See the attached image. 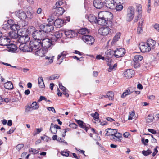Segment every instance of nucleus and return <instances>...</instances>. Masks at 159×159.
<instances>
[{"label":"nucleus","instance_id":"f257e3e1","mask_svg":"<svg viewBox=\"0 0 159 159\" xmlns=\"http://www.w3.org/2000/svg\"><path fill=\"white\" fill-rule=\"evenodd\" d=\"M41 40L33 39L30 43V46L31 51L36 50L41 47Z\"/></svg>","mask_w":159,"mask_h":159},{"label":"nucleus","instance_id":"f03ea898","mask_svg":"<svg viewBox=\"0 0 159 159\" xmlns=\"http://www.w3.org/2000/svg\"><path fill=\"white\" fill-rule=\"evenodd\" d=\"M46 34L41 30L34 31L32 34L34 39L42 40L45 36Z\"/></svg>","mask_w":159,"mask_h":159},{"label":"nucleus","instance_id":"7ed1b4c3","mask_svg":"<svg viewBox=\"0 0 159 159\" xmlns=\"http://www.w3.org/2000/svg\"><path fill=\"white\" fill-rule=\"evenodd\" d=\"M112 27H108L107 25H106L103 26L102 27L100 28L98 32L101 35L104 36H107L111 32V29Z\"/></svg>","mask_w":159,"mask_h":159},{"label":"nucleus","instance_id":"20e7f679","mask_svg":"<svg viewBox=\"0 0 159 159\" xmlns=\"http://www.w3.org/2000/svg\"><path fill=\"white\" fill-rule=\"evenodd\" d=\"M39 27L40 30L43 31H44L45 34L46 32L52 31L54 29L53 26L50 24L46 25L41 24L40 25Z\"/></svg>","mask_w":159,"mask_h":159},{"label":"nucleus","instance_id":"39448f33","mask_svg":"<svg viewBox=\"0 0 159 159\" xmlns=\"http://www.w3.org/2000/svg\"><path fill=\"white\" fill-rule=\"evenodd\" d=\"M42 40L41 47L45 49H48V48H49L52 45H53V43H52L51 40L48 38L44 39L43 38Z\"/></svg>","mask_w":159,"mask_h":159},{"label":"nucleus","instance_id":"423d86ee","mask_svg":"<svg viewBox=\"0 0 159 159\" xmlns=\"http://www.w3.org/2000/svg\"><path fill=\"white\" fill-rule=\"evenodd\" d=\"M82 39L84 42L89 45L93 44L95 41L94 38L91 35H83L82 37Z\"/></svg>","mask_w":159,"mask_h":159},{"label":"nucleus","instance_id":"0eeeda50","mask_svg":"<svg viewBox=\"0 0 159 159\" xmlns=\"http://www.w3.org/2000/svg\"><path fill=\"white\" fill-rule=\"evenodd\" d=\"M97 23L99 25H107L108 27H112L113 25V23L111 21L107 20L105 18L97 19Z\"/></svg>","mask_w":159,"mask_h":159},{"label":"nucleus","instance_id":"6e6552de","mask_svg":"<svg viewBox=\"0 0 159 159\" xmlns=\"http://www.w3.org/2000/svg\"><path fill=\"white\" fill-rule=\"evenodd\" d=\"M134 8L132 7H129L128 8L127 20L130 21L132 20L134 17Z\"/></svg>","mask_w":159,"mask_h":159},{"label":"nucleus","instance_id":"1a4fd4ad","mask_svg":"<svg viewBox=\"0 0 159 159\" xmlns=\"http://www.w3.org/2000/svg\"><path fill=\"white\" fill-rule=\"evenodd\" d=\"M125 50L122 48H117L114 51V55L116 58H119L123 56L125 53Z\"/></svg>","mask_w":159,"mask_h":159},{"label":"nucleus","instance_id":"9d476101","mask_svg":"<svg viewBox=\"0 0 159 159\" xmlns=\"http://www.w3.org/2000/svg\"><path fill=\"white\" fill-rule=\"evenodd\" d=\"M115 3L113 0H105L104 2V5L105 6L111 9L115 8Z\"/></svg>","mask_w":159,"mask_h":159},{"label":"nucleus","instance_id":"9b49d317","mask_svg":"<svg viewBox=\"0 0 159 159\" xmlns=\"http://www.w3.org/2000/svg\"><path fill=\"white\" fill-rule=\"evenodd\" d=\"M10 42V39L4 36L0 37V45L3 46H7Z\"/></svg>","mask_w":159,"mask_h":159},{"label":"nucleus","instance_id":"f8f14e48","mask_svg":"<svg viewBox=\"0 0 159 159\" xmlns=\"http://www.w3.org/2000/svg\"><path fill=\"white\" fill-rule=\"evenodd\" d=\"M141 51L143 52H149L151 50V48L148 46L146 43H141L139 46Z\"/></svg>","mask_w":159,"mask_h":159},{"label":"nucleus","instance_id":"ddd939ff","mask_svg":"<svg viewBox=\"0 0 159 159\" xmlns=\"http://www.w3.org/2000/svg\"><path fill=\"white\" fill-rule=\"evenodd\" d=\"M30 38L27 35H19L17 41L20 43H25L29 42Z\"/></svg>","mask_w":159,"mask_h":159},{"label":"nucleus","instance_id":"4468645a","mask_svg":"<svg viewBox=\"0 0 159 159\" xmlns=\"http://www.w3.org/2000/svg\"><path fill=\"white\" fill-rule=\"evenodd\" d=\"M117 129H115V134L113 137H111V139L115 141H118L120 142H121V140L120 138L122 137V134L119 132H117Z\"/></svg>","mask_w":159,"mask_h":159},{"label":"nucleus","instance_id":"2eb2a0df","mask_svg":"<svg viewBox=\"0 0 159 159\" xmlns=\"http://www.w3.org/2000/svg\"><path fill=\"white\" fill-rule=\"evenodd\" d=\"M53 9L55 10L53 15H55L57 17L62 15L65 11L64 9L62 7L53 8Z\"/></svg>","mask_w":159,"mask_h":159},{"label":"nucleus","instance_id":"dca6fc26","mask_svg":"<svg viewBox=\"0 0 159 159\" xmlns=\"http://www.w3.org/2000/svg\"><path fill=\"white\" fill-rule=\"evenodd\" d=\"M15 13L16 16L21 20H25L27 17L26 14L22 10H19L16 12Z\"/></svg>","mask_w":159,"mask_h":159},{"label":"nucleus","instance_id":"f3484780","mask_svg":"<svg viewBox=\"0 0 159 159\" xmlns=\"http://www.w3.org/2000/svg\"><path fill=\"white\" fill-rule=\"evenodd\" d=\"M66 36L68 38H71L75 37L77 35V33L74 31L70 30H66L64 31Z\"/></svg>","mask_w":159,"mask_h":159},{"label":"nucleus","instance_id":"a211bd4d","mask_svg":"<svg viewBox=\"0 0 159 159\" xmlns=\"http://www.w3.org/2000/svg\"><path fill=\"white\" fill-rule=\"evenodd\" d=\"M19 49L22 52H29L32 51L31 48L30 47H29L26 45V43H20L19 46Z\"/></svg>","mask_w":159,"mask_h":159},{"label":"nucleus","instance_id":"6ab92c4d","mask_svg":"<svg viewBox=\"0 0 159 159\" xmlns=\"http://www.w3.org/2000/svg\"><path fill=\"white\" fill-rule=\"evenodd\" d=\"M93 4L95 8L98 9L102 8L104 5L101 0H95L93 1Z\"/></svg>","mask_w":159,"mask_h":159},{"label":"nucleus","instance_id":"aec40b11","mask_svg":"<svg viewBox=\"0 0 159 159\" xmlns=\"http://www.w3.org/2000/svg\"><path fill=\"white\" fill-rule=\"evenodd\" d=\"M7 48H8V50L9 52H18L17 47L14 44H8L7 45Z\"/></svg>","mask_w":159,"mask_h":159},{"label":"nucleus","instance_id":"412c9836","mask_svg":"<svg viewBox=\"0 0 159 159\" xmlns=\"http://www.w3.org/2000/svg\"><path fill=\"white\" fill-rule=\"evenodd\" d=\"M48 52V49H45L44 48L40 49L39 50L35 52V54L40 57H43L45 56V54Z\"/></svg>","mask_w":159,"mask_h":159},{"label":"nucleus","instance_id":"4be33fe9","mask_svg":"<svg viewBox=\"0 0 159 159\" xmlns=\"http://www.w3.org/2000/svg\"><path fill=\"white\" fill-rule=\"evenodd\" d=\"M134 71L130 69H127L123 73V74L124 76L125 77L131 78L132 77L133 75L134 74Z\"/></svg>","mask_w":159,"mask_h":159},{"label":"nucleus","instance_id":"5701e85b","mask_svg":"<svg viewBox=\"0 0 159 159\" xmlns=\"http://www.w3.org/2000/svg\"><path fill=\"white\" fill-rule=\"evenodd\" d=\"M76 121L80 125V127L83 129H84L85 130L86 132L87 131L88 127L89 126V125H86L84 123L83 121L80 120H76Z\"/></svg>","mask_w":159,"mask_h":159},{"label":"nucleus","instance_id":"b1692460","mask_svg":"<svg viewBox=\"0 0 159 159\" xmlns=\"http://www.w3.org/2000/svg\"><path fill=\"white\" fill-rule=\"evenodd\" d=\"M64 21L61 19H56L54 22V25L57 28H60L63 25Z\"/></svg>","mask_w":159,"mask_h":159},{"label":"nucleus","instance_id":"393cba45","mask_svg":"<svg viewBox=\"0 0 159 159\" xmlns=\"http://www.w3.org/2000/svg\"><path fill=\"white\" fill-rule=\"evenodd\" d=\"M91 116L94 118L93 120V121L95 123H98L100 122V121L99 119V114L97 112H95L94 113H91Z\"/></svg>","mask_w":159,"mask_h":159},{"label":"nucleus","instance_id":"a878e982","mask_svg":"<svg viewBox=\"0 0 159 159\" xmlns=\"http://www.w3.org/2000/svg\"><path fill=\"white\" fill-rule=\"evenodd\" d=\"M146 43L148 44V46L150 47L151 49L154 48V46L156 43V42L152 39H149L147 40Z\"/></svg>","mask_w":159,"mask_h":159},{"label":"nucleus","instance_id":"bb28decb","mask_svg":"<svg viewBox=\"0 0 159 159\" xmlns=\"http://www.w3.org/2000/svg\"><path fill=\"white\" fill-rule=\"evenodd\" d=\"M113 15L112 13L108 11H105V18L107 20L111 21L113 18Z\"/></svg>","mask_w":159,"mask_h":159},{"label":"nucleus","instance_id":"cd10ccee","mask_svg":"<svg viewBox=\"0 0 159 159\" xmlns=\"http://www.w3.org/2000/svg\"><path fill=\"white\" fill-rule=\"evenodd\" d=\"M4 87L8 90H11L13 88L12 83L11 81H8L4 84Z\"/></svg>","mask_w":159,"mask_h":159},{"label":"nucleus","instance_id":"c85d7f7f","mask_svg":"<svg viewBox=\"0 0 159 159\" xmlns=\"http://www.w3.org/2000/svg\"><path fill=\"white\" fill-rule=\"evenodd\" d=\"M38 84L39 87L41 88H43L45 87L43 80L42 77H39L38 79Z\"/></svg>","mask_w":159,"mask_h":159},{"label":"nucleus","instance_id":"c756f323","mask_svg":"<svg viewBox=\"0 0 159 159\" xmlns=\"http://www.w3.org/2000/svg\"><path fill=\"white\" fill-rule=\"evenodd\" d=\"M89 20L91 23H97V17L93 14H90L88 17Z\"/></svg>","mask_w":159,"mask_h":159},{"label":"nucleus","instance_id":"7c9ffc66","mask_svg":"<svg viewBox=\"0 0 159 159\" xmlns=\"http://www.w3.org/2000/svg\"><path fill=\"white\" fill-rule=\"evenodd\" d=\"M19 35L18 34L15 32L9 33V36L12 39H18Z\"/></svg>","mask_w":159,"mask_h":159},{"label":"nucleus","instance_id":"2f4dec72","mask_svg":"<svg viewBox=\"0 0 159 159\" xmlns=\"http://www.w3.org/2000/svg\"><path fill=\"white\" fill-rule=\"evenodd\" d=\"M108 130L107 131L106 134L107 136H111V137H113L115 134V130L111 129H108Z\"/></svg>","mask_w":159,"mask_h":159},{"label":"nucleus","instance_id":"473e14b6","mask_svg":"<svg viewBox=\"0 0 159 159\" xmlns=\"http://www.w3.org/2000/svg\"><path fill=\"white\" fill-rule=\"evenodd\" d=\"M121 35V33L120 32L117 33L114 37L112 40V43H114L116 41H118V39L120 38V37Z\"/></svg>","mask_w":159,"mask_h":159},{"label":"nucleus","instance_id":"72a5a7b5","mask_svg":"<svg viewBox=\"0 0 159 159\" xmlns=\"http://www.w3.org/2000/svg\"><path fill=\"white\" fill-rule=\"evenodd\" d=\"M10 29L12 30H18L20 29V26L18 24H11Z\"/></svg>","mask_w":159,"mask_h":159},{"label":"nucleus","instance_id":"f704fd0d","mask_svg":"<svg viewBox=\"0 0 159 159\" xmlns=\"http://www.w3.org/2000/svg\"><path fill=\"white\" fill-rule=\"evenodd\" d=\"M143 58L142 56L137 55L134 56L133 60L134 62H139L141 61L143 59Z\"/></svg>","mask_w":159,"mask_h":159},{"label":"nucleus","instance_id":"c9c22d12","mask_svg":"<svg viewBox=\"0 0 159 159\" xmlns=\"http://www.w3.org/2000/svg\"><path fill=\"white\" fill-rule=\"evenodd\" d=\"M154 119V117L152 114L148 115L146 118V120L148 123H150L152 122Z\"/></svg>","mask_w":159,"mask_h":159},{"label":"nucleus","instance_id":"e433bc0d","mask_svg":"<svg viewBox=\"0 0 159 159\" xmlns=\"http://www.w3.org/2000/svg\"><path fill=\"white\" fill-rule=\"evenodd\" d=\"M107 97L110 100H113L114 99V93L112 92L109 91L107 94Z\"/></svg>","mask_w":159,"mask_h":159},{"label":"nucleus","instance_id":"4c0bfd02","mask_svg":"<svg viewBox=\"0 0 159 159\" xmlns=\"http://www.w3.org/2000/svg\"><path fill=\"white\" fill-rule=\"evenodd\" d=\"M49 130L51 132L54 134H56L57 132V129L55 127L52 123L51 124Z\"/></svg>","mask_w":159,"mask_h":159},{"label":"nucleus","instance_id":"58836bf2","mask_svg":"<svg viewBox=\"0 0 159 159\" xmlns=\"http://www.w3.org/2000/svg\"><path fill=\"white\" fill-rule=\"evenodd\" d=\"M133 92L131 91L129 89L126 90L121 95V97L122 98H124L126 97L127 95L129 94H130L131 93Z\"/></svg>","mask_w":159,"mask_h":159},{"label":"nucleus","instance_id":"ea45409f","mask_svg":"<svg viewBox=\"0 0 159 159\" xmlns=\"http://www.w3.org/2000/svg\"><path fill=\"white\" fill-rule=\"evenodd\" d=\"M79 33L81 34H84L88 33V30L86 28H82L80 29L78 32Z\"/></svg>","mask_w":159,"mask_h":159},{"label":"nucleus","instance_id":"a19ab883","mask_svg":"<svg viewBox=\"0 0 159 159\" xmlns=\"http://www.w3.org/2000/svg\"><path fill=\"white\" fill-rule=\"evenodd\" d=\"M32 110L37 109L39 108V105L36 102H33L30 105Z\"/></svg>","mask_w":159,"mask_h":159},{"label":"nucleus","instance_id":"79ce46f5","mask_svg":"<svg viewBox=\"0 0 159 159\" xmlns=\"http://www.w3.org/2000/svg\"><path fill=\"white\" fill-rule=\"evenodd\" d=\"M54 35L58 39L62 37L63 35V33L62 31H59L56 32L55 33Z\"/></svg>","mask_w":159,"mask_h":159},{"label":"nucleus","instance_id":"37998d69","mask_svg":"<svg viewBox=\"0 0 159 159\" xmlns=\"http://www.w3.org/2000/svg\"><path fill=\"white\" fill-rule=\"evenodd\" d=\"M11 24H9L8 22L2 25V27L5 30H8L9 29H10Z\"/></svg>","mask_w":159,"mask_h":159},{"label":"nucleus","instance_id":"c03bdc74","mask_svg":"<svg viewBox=\"0 0 159 159\" xmlns=\"http://www.w3.org/2000/svg\"><path fill=\"white\" fill-rule=\"evenodd\" d=\"M64 4V2L62 1L59 0L56 2L55 5L53 7V8L60 7V6H61Z\"/></svg>","mask_w":159,"mask_h":159},{"label":"nucleus","instance_id":"a18cd8bd","mask_svg":"<svg viewBox=\"0 0 159 159\" xmlns=\"http://www.w3.org/2000/svg\"><path fill=\"white\" fill-rule=\"evenodd\" d=\"M27 14H26L27 16V17L30 19L32 18L33 17L32 15L33 13L32 11V10H29L28 9L27 11Z\"/></svg>","mask_w":159,"mask_h":159},{"label":"nucleus","instance_id":"49530a36","mask_svg":"<svg viewBox=\"0 0 159 159\" xmlns=\"http://www.w3.org/2000/svg\"><path fill=\"white\" fill-rule=\"evenodd\" d=\"M105 11H102L99 12L98 14V16L99 19H101L102 18H105Z\"/></svg>","mask_w":159,"mask_h":159},{"label":"nucleus","instance_id":"de8ad7c7","mask_svg":"<svg viewBox=\"0 0 159 159\" xmlns=\"http://www.w3.org/2000/svg\"><path fill=\"white\" fill-rule=\"evenodd\" d=\"M139 23H140V22H139ZM143 28V26H142V25H140V24L139 25L138 27L137 28V33L138 34H141L143 31L142 29Z\"/></svg>","mask_w":159,"mask_h":159},{"label":"nucleus","instance_id":"09e8293b","mask_svg":"<svg viewBox=\"0 0 159 159\" xmlns=\"http://www.w3.org/2000/svg\"><path fill=\"white\" fill-rule=\"evenodd\" d=\"M29 152L32 154H36L38 153L39 151L35 149L31 148L29 149Z\"/></svg>","mask_w":159,"mask_h":159},{"label":"nucleus","instance_id":"8fccbe9b","mask_svg":"<svg viewBox=\"0 0 159 159\" xmlns=\"http://www.w3.org/2000/svg\"><path fill=\"white\" fill-rule=\"evenodd\" d=\"M51 57H49L46 56L45 57V58L46 59H48V61H46V65H48L49 64H51L53 62L52 59L51 58Z\"/></svg>","mask_w":159,"mask_h":159},{"label":"nucleus","instance_id":"3c124183","mask_svg":"<svg viewBox=\"0 0 159 159\" xmlns=\"http://www.w3.org/2000/svg\"><path fill=\"white\" fill-rule=\"evenodd\" d=\"M123 6L120 4L119 5H116V4H115V8H116V10L118 11H121L123 9Z\"/></svg>","mask_w":159,"mask_h":159},{"label":"nucleus","instance_id":"603ef678","mask_svg":"<svg viewBox=\"0 0 159 159\" xmlns=\"http://www.w3.org/2000/svg\"><path fill=\"white\" fill-rule=\"evenodd\" d=\"M135 114L134 112L132 111L129 113V115L128 119L132 120L134 119L135 117Z\"/></svg>","mask_w":159,"mask_h":159},{"label":"nucleus","instance_id":"864d4df0","mask_svg":"<svg viewBox=\"0 0 159 159\" xmlns=\"http://www.w3.org/2000/svg\"><path fill=\"white\" fill-rule=\"evenodd\" d=\"M152 153L150 150H148L147 151L143 150L142 151V153L144 156H148Z\"/></svg>","mask_w":159,"mask_h":159},{"label":"nucleus","instance_id":"5fc2aeb1","mask_svg":"<svg viewBox=\"0 0 159 159\" xmlns=\"http://www.w3.org/2000/svg\"><path fill=\"white\" fill-rule=\"evenodd\" d=\"M55 15H53V13L52 15L50 16H49V18L47 19V21L48 22H50L54 20L55 19V17H54V16Z\"/></svg>","mask_w":159,"mask_h":159},{"label":"nucleus","instance_id":"6e6d98bb","mask_svg":"<svg viewBox=\"0 0 159 159\" xmlns=\"http://www.w3.org/2000/svg\"><path fill=\"white\" fill-rule=\"evenodd\" d=\"M114 53V51H109L108 50L107 52H106L107 57H111L112 56V54Z\"/></svg>","mask_w":159,"mask_h":159},{"label":"nucleus","instance_id":"4d7b16f0","mask_svg":"<svg viewBox=\"0 0 159 159\" xmlns=\"http://www.w3.org/2000/svg\"><path fill=\"white\" fill-rule=\"evenodd\" d=\"M67 54V52L66 51H64L61 52L60 54L58 55L57 57L58 59H59L61 56L65 57L66 56Z\"/></svg>","mask_w":159,"mask_h":159},{"label":"nucleus","instance_id":"13d9d810","mask_svg":"<svg viewBox=\"0 0 159 159\" xmlns=\"http://www.w3.org/2000/svg\"><path fill=\"white\" fill-rule=\"evenodd\" d=\"M59 76L57 74H55L52 75L49 77V79L50 80H54L55 79H58Z\"/></svg>","mask_w":159,"mask_h":159},{"label":"nucleus","instance_id":"bf43d9fd","mask_svg":"<svg viewBox=\"0 0 159 159\" xmlns=\"http://www.w3.org/2000/svg\"><path fill=\"white\" fill-rule=\"evenodd\" d=\"M24 147V145L23 144H20L17 145L16 147V149L18 151L20 150Z\"/></svg>","mask_w":159,"mask_h":159},{"label":"nucleus","instance_id":"052dcab7","mask_svg":"<svg viewBox=\"0 0 159 159\" xmlns=\"http://www.w3.org/2000/svg\"><path fill=\"white\" fill-rule=\"evenodd\" d=\"M69 152H70L69 151L66 152L64 151H61V154L64 156L68 157L69 156Z\"/></svg>","mask_w":159,"mask_h":159},{"label":"nucleus","instance_id":"680f3d73","mask_svg":"<svg viewBox=\"0 0 159 159\" xmlns=\"http://www.w3.org/2000/svg\"><path fill=\"white\" fill-rule=\"evenodd\" d=\"M46 108L48 110L50 111H52L54 113L56 112V111L53 107H47Z\"/></svg>","mask_w":159,"mask_h":159},{"label":"nucleus","instance_id":"e2e57ef3","mask_svg":"<svg viewBox=\"0 0 159 159\" xmlns=\"http://www.w3.org/2000/svg\"><path fill=\"white\" fill-rule=\"evenodd\" d=\"M134 66L135 68H139L140 66V64L139 62H134Z\"/></svg>","mask_w":159,"mask_h":159},{"label":"nucleus","instance_id":"0e129e2a","mask_svg":"<svg viewBox=\"0 0 159 159\" xmlns=\"http://www.w3.org/2000/svg\"><path fill=\"white\" fill-rule=\"evenodd\" d=\"M147 135H149L152 138V139H151V142L152 143H156L157 142V141L156 139L153 137V136L151 134H147Z\"/></svg>","mask_w":159,"mask_h":159},{"label":"nucleus","instance_id":"69168bd1","mask_svg":"<svg viewBox=\"0 0 159 159\" xmlns=\"http://www.w3.org/2000/svg\"><path fill=\"white\" fill-rule=\"evenodd\" d=\"M58 39L57 38L56 36L55 35H53L51 38V40L52 43L54 44V42L57 41Z\"/></svg>","mask_w":159,"mask_h":159},{"label":"nucleus","instance_id":"338daca9","mask_svg":"<svg viewBox=\"0 0 159 159\" xmlns=\"http://www.w3.org/2000/svg\"><path fill=\"white\" fill-rule=\"evenodd\" d=\"M96 59L97 60L102 59L104 60L105 59V58L104 57L102 56L101 55H98L96 56Z\"/></svg>","mask_w":159,"mask_h":159},{"label":"nucleus","instance_id":"774afa93","mask_svg":"<svg viewBox=\"0 0 159 159\" xmlns=\"http://www.w3.org/2000/svg\"><path fill=\"white\" fill-rule=\"evenodd\" d=\"M139 15L137 16V17L135 19L134 21L135 22H137L139 19L141 18L142 16V15L141 13H138Z\"/></svg>","mask_w":159,"mask_h":159}]
</instances>
